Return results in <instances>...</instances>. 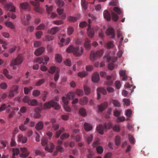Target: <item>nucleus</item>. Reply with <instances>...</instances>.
Here are the masks:
<instances>
[{
  "mask_svg": "<svg viewBox=\"0 0 158 158\" xmlns=\"http://www.w3.org/2000/svg\"><path fill=\"white\" fill-rule=\"evenodd\" d=\"M71 41L70 39L68 38L66 39L62 38L60 40V42L61 43H63L64 45H67L69 44Z\"/></svg>",
  "mask_w": 158,
  "mask_h": 158,
  "instance_id": "c756f323",
  "label": "nucleus"
},
{
  "mask_svg": "<svg viewBox=\"0 0 158 158\" xmlns=\"http://www.w3.org/2000/svg\"><path fill=\"white\" fill-rule=\"evenodd\" d=\"M88 73L85 71L80 72L78 73L77 76L80 77H83L86 76L88 74Z\"/></svg>",
  "mask_w": 158,
  "mask_h": 158,
  "instance_id": "2f4dec72",
  "label": "nucleus"
},
{
  "mask_svg": "<svg viewBox=\"0 0 158 158\" xmlns=\"http://www.w3.org/2000/svg\"><path fill=\"white\" fill-rule=\"evenodd\" d=\"M70 136L69 134L65 133L63 134L60 136V139H64L68 138Z\"/></svg>",
  "mask_w": 158,
  "mask_h": 158,
  "instance_id": "8fccbe9b",
  "label": "nucleus"
},
{
  "mask_svg": "<svg viewBox=\"0 0 158 158\" xmlns=\"http://www.w3.org/2000/svg\"><path fill=\"white\" fill-rule=\"evenodd\" d=\"M0 44H2V46L5 49L7 48V43L6 41L0 39Z\"/></svg>",
  "mask_w": 158,
  "mask_h": 158,
  "instance_id": "e433bc0d",
  "label": "nucleus"
},
{
  "mask_svg": "<svg viewBox=\"0 0 158 158\" xmlns=\"http://www.w3.org/2000/svg\"><path fill=\"white\" fill-rule=\"evenodd\" d=\"M124 102V105L126 106H129L130 105V101L129 99L124 98L123 99Z\"/></svg>",
  "mask_w": 158,
  "mask_h": 158,
  "instance_id": "864d4df0",
  "label": "nucleus"
},
{
  "mask_svg": "<svg viewBox=\"0 0 158 158\" xmlns=\"http://www.w3.org/2000/svg\"><path fill=\"white\" fill-rule=\"evenodd\" d=\"M81 4L82 8L84 9H86L87 8V3L85 0H81Z\"/></svg>",
  "mask_w": 158,
  "mask_h": 158,
  "instance_id": "c03bdc74",
  "label": "nucleus"
},
{
  "mask_svg": "<svg viewBox=\"0 0 158 158\" xmlns=\"http://www.w3.org/2000/svg\"><path fill=\"white\" fill-rule=\"evenodd\" d=\"M19 63L20 57H19V55L16 59L13 60L10 64V66H12L14 65H16L19 64Z\"/></svg>",
  "mask_w": 158,
  "mask_h": 158,
  "instance_id": "aec40b11",
  "label": "nucleus"
},
{
  "mask_svg": "<svg viewBox=\"0 0 158 158\" xmlns=\"http://www.w3.org/2000/svg\"><path fill=\"white\" fill-rule=\"evenodd\" d=\"M79 18V17L77 18L75 17L70 16L68 17V20L70 22H74L76 21Z\"/></svg>",
  "mask_w": 158,
  "mask_h": 158,
  "instance_id": "473e14b6",
  "label": "nucleus"
},
{
  "mask_svg": "<svg viewBox=\"0 0 158 158\" xmlns=\"http://www.w3.org/2000/svg\"><path fill=\"white\" fill-rule=\"evenodd\" d=\"M52 23L57 25H60L63 24L64 23V22L62 20H57L54 21Z\"/></svg>",
  "mask_w": 158,
  "mask_h": 158,
  "instance_id": "bf43d9fd",
  "label": "nucleus"
},
{
  "mask_svg": "<svg viewBox=\"0 0 158 158\" xmlns=\"http://www.w3.org/2000/svg\"><path fill=\"white\" fill-rule=\"evenodd\" d=\"M128 137L129 140L131 143L134 144L135 143V141L133 137L130 134L128 135Z\"/></svg>",
  "mask_w": 158,
  "mask_h": 158,
  "instance_id": "338daca9",
  "label": "nucleus"
},
{
  "mask_svg": "<svg viewBox=\"0 0 158 158\" xmlns=\"http://www.w3.org/2000/svg\"><path fill=\"white\" fill-rule=\"evenodd\" d=\"M13 158H14V156H15V155H18L19 153V149L18 148H13Z\"/></svg>",
  "mask_w": 158,
  "mask_h": 158,
  "instance_id": "3c124183",
  "label": "nucleus"
},
{
  "mask_svg": "<svg viewBox=\"0 0 158 158\" xmlns=\"http://www.w3.org/2000/svg\"><path fill=\"white\" fill-rule=\"evenodd\" d=\"M5 25L11 29H14L15 28V25L13 23L10 21H7L5 22Z\"/></svg>",
  "mask_w": 158,
  "mask_h": 158,
  "instance_id": "c85d7f7f",
  "label": "nucleus"
},
{
  "mask_svg": "<svg viewBox=\"0 0 158 158\" xmlns=\"http://www.w3.org/2000/svg\"><path fill=\"white\" fill-rule=\"evenodd\" d=\"M0 87L2 89H5L7 88V85L6 83L3 82L0 84Z\"/></svg>",
  "mask_w": 158,
  "mask_h": 158,
  "instance_id": "e2e57ef3",
  "label": "nucleus"
},
{
  "mask_svg": "<svg viewBox=\"0 0 158 158\" xmlns=\"http://www.w3.org/2000/svg\"><path fill=\"white\" fill-rule=\"evenodd\" d=\"M59 28L58 27H52L49 29L48 32V33L54 35L59 31Z\"/></svg>",
  "mask_w": 158,
  "mask_h": 158,
  "instance_id": "f3484780",
  "label": "nucleus"
},
{
  "mask_svg": "<svg viewBox=\"0 0 158 158\" xmlns=\"http://www.w3.org/2000/svg\"><path fill=\"white\" fill-rule=\"evenodd\" d=\"M99 74L97 72L94 73L92 75V81L95 83L98 82L99 80Z\"/></svg>",
  "mask_w": 158,
  "mask_h": 158,
  "instance_id": "4468645a",
  "label": "nucleus"
},
{
  "mask_svg": "<svg viewBox=\"0 0 158 158\" xmlns=\"http://www.w3.org/2000/svg\"><path fill=\"white\" fill-rule=\"evenodd\" d=\"M74 31V28L73 27L70 26L67 29V33L69 35H71Z\"/></svg>",
  "mask_w": 158,
  "mask_h": 158,
  "instance_id": "c9c22d12",
  "label": "nucleus"
},
{
  "mask_svg": "<svg viewBox=\"0 0 158 158\" xmlns=\"http://www.w3.org/2000/svg\"><path fill=\"white\" fill-rule=\"evenodd\" d=\"M88 99L86 97H84L80 100V104L82 105H86L88 102Z\"/></svg>",
  "mask_w": 158,
  "mask_h": 158,
  "instance_id": "cd10ccee",
  "label": "nucleus"
},
{
  "mask_svg": "<svg viewBox=\"0 0 158 158\" xmlns=\"http://www.w3.org/2000/svg\"><path fill=\"white\" fill-rule=\"evenodd\" d=\"M111 102L116 106L119 107L120 106L119 102L116 100L112 99L111 100Z\"/></svg>",
  "mask_w": 158,
  "mask_h": 158,
  "instance_id": "37998d69",
  "label": "nucleus"
},
{
  "mask_svg": "<svg viewBox=\"0 0 158 158\" xmlns=\"http://www.w3.org/2000/svg\"><path fill=\"white\" fill-rule=\"evenodd\" d=\"M43 33L42 31H38L35 33V35L37 39H40L43 35Z\"/></svg>",
  "mask_w": 158,
  "mask_h": 158,
  "instance_id": "a18cd8bd",
  "label": "nucleus"
},
{
  "mask_svg": "<svg viewBox=\"0 0 158 158\" xmlns=\"http://www.w3.org/2000/svg\"><path fill=\"white\" fill-rule=\"evenodd\" d=\"M75 93L79 96H81L84 94L83 91L80 89H77Z\"/></svg>",
  "mask_w": 158,
  "mask_h": 158,
  "instance_id": "774afa93",
  "label": "nucleus"
},
{
  "mask_svg": "<svg viewBox=\"0 0 158 158\" xmlns=\"http://www.w3.org/2000/svg\"><path fill=\"white\" fill-rule=\"evenodd\" d=\"M40 94V92L38 90H35L33 91L32 93V95L35 97H37Z\"/></svg>",
  "mask_w": 158,
  "mask_h": 158,
  "instance_id": "ea45409f",
  "label": "nucleus"
},
{
  "mask_svg": "<svg viewBox=\"0 0 158 158\" xmlns=\"http://www.w3.org/2000/svg\"><path fill=\"white\" fill-rule=\"evenodd\" d=\"M76 93L74 92H71L69 93L67 95L66 97L67 99L69 98L70 99H73L75 96Z\"/></svg>",
  "mask_w": 158,
  "mask_h": 158,
  "instance_id": "a878e982",
  "label": "nucleus"
},
{
  "mask_svg": "<svg viewBox=\"0 0 158 158\" xmlns=\"http://www.w3.org/2000/svg\"><path fill=\"white\" fill-rule=\"evenodd\" d=\"M57 12L60 15V18L63 19H64L66 17V15L64 12V10L62 9H57Z\"/></svg>",
  "mask_w": 158,
  "mask_h": 158,
  "instance_id": "9b49d317",
  "label": "nucleus"
},
{
  "mask_svg": "<svg viewBox=\"0 0 158 158\" xmlns=\"http://www.w3.org/2000/svg\"><path fill=\"white\" fill-rule=\"evenodd\" d=\"M45 26L43 23H42L38 26L36 28L37 30H43L45 29Z\"/></svg>",
  "mask_w": 158,
  "mask_h": 158,
  "instance_id": "13d9d810",
  "label": "nucleus"
},
{
  "mask_svg": "<svg viewBox=\"0 0 158 158\" xmlns=\"http://www.w3.org/2000/svg\"><path fill=\"white\" fill-rule=\"evenodd\" d=\"M55 60L58 63H61L62 61L61 55L58 53L56 54L55 56Z\"/></svg>",
  "mask_w": 158,
  "mask_h": 158,
  "instance_id": "393cba45",
  "label": "nucleus"
},
{
  "mask_svg": "<svg viewBox=\"0 0 158 158\" xmlns=\"http://www.w3.org/2000/svg\"><path fill=\"white\" fill-rule=\"evenodd\" d=\"M64 130V129L63 128L57 131L56 132V138H58L61 134L62 132Z\"/></svg>",
  "mask_w": 158,
  "mask_h": 158,
  "instance_id": "49530a36",
  "label": "nucleus"
},
{
  "mask_svg": "<svg viewBox=\"0 0 158 158\" xmlns=\"http://www.w3.org/2000/svg\"><path fill=\"white\" fill-rule=\"evenodd\" d=\"M21 152H22V153H20V157L26 158L29 155V153L25 148H20Z\"/></svg>",
  "mask_w": 158,
  "mask_h": 158,
  "instance_id": "ddd939ff",
  "label": "nucleus"
},
{
  "mask_svg": "<svg viewBox=\"0 0 158 158\" xmlns=\"http://www.w3.org/2000/svg\"><path fill=\"white\" fill-rule=\"evenodd\" d=\"M4 8L7 10L11 12H15V9L11 3H6L4 6Z\"/></svg>",
  "mask_w": 158,
  "mask_h": 158,
  "instance_id": "423d86ee",
  "label": "nucleus"
},
{
  "mask_svg": "<svg viewBox=\"0 0 158 158\" xmlns=\"http://www.w3.org/2000/svg\"><path fill=\"white\" fill-rule=\"evenodd\" d=\"M104 53L103 49H101L97 51H92L90 53V60L92 61H94L98 57H100L102 56Z\"/></svg>",
  "mask_w": 158,
  "mask_h": 158,
  "instance_id": "f03ea898",
  "label": "nucleus"
},
{
  "mask_svg": "<svg viewBox=\"0 0 158 158\" xmlns=\"http://www.w3.org/2000/svg\"><path fill=\"white\" fill-rule=\"evenodd\" d=\"M43 64H48V62L49 61V57L45 56H43Z\"/></svg>",
  "mask_w": 158,
  "mask_h": 158,
  "instance_id": "79ce46f5",
  "label": "nucleus"
},
{
  "mask_svg": "<svg viewBox=\"0 0 158 158\" xmlns=\"http://www.w3.org/2000/svg\"><path fill=\"white\" fill-rule=\"evenodd\" d=\"M35 1L36 2L35 3L33 1H30L31 3L34 6V11L39 13H42L43 11V10L40 6V3L38 2V0H35Z\"/></svg>",
  "mask_w": 158,
  "mask_h": 158,
  "instance_id": "20e7f679",
  "label": "nucleus"
},
{
  "mask_svg": "<svg viewBox=\"0 0 158 158\" xmlns=\"http://www.w3.org/2000/svg\"><path fill=\"white\" fill-rule=\"evenodd\" d=\"M56 2L57 5L59 7H61L64 5V2L62 0H56Z\"/></svg>",
  "mask_w": 158,
  "mask_h": 158,
  "instance_id": "a19ab883",
  "label": "nucleus"
},
{
  "mask_svg": "<svg viewBox=\"0 0 158 158\" xmlns=\"http://www.w3.org/2000/svg\"><path fill=\"white\" fill-rule=\"evenodd\" d=\"M38 104L37 101L35 99H33L30 100L28 102V105L30 106H34L37 105Z\"/></svg>",
  "mask_w": 158,
  "mask_h": 158,
  "instance_id": "7c9ffc66",
  "label": "nucleus"
},
{
  "mask_svg": "<svg viewBox=\"0 0 158 158\" xmlns=\"http://www.w3.org/2000/svg\"><path fill=\"white\" fill-rule=\"evenodd\" d=\"M83 52V49L82 47L77 46L74 51V55L76 56H81Z\"/></svg>",
  "mask_w": 158,
  "mask_h": 158,
  "instance_id": "39448f33",
  "label": "nucleus"
},
{
  "mask_svg": "<svg viewBox=\"0 0 158 158\" xmlns=\"http://www.w3.org/2000/svg\"><path fill=\"white\" fill-rule=\"evenodd\" d=\"M55 147V145L52 143H50L45 148V150L49 152H52Z\"/></svg>",
  "mask_w": 158,
  "mask_h": 158,
  "instance_id": "2eb2a0df",
  "label": "nucleus"
},
{
  "mask_svg": "<svg viewBox=\"0 0 158 158\" xmlns=\"http://www.w3.org/2000/svg\"><path fill=\"white\" fill-rule=\"evenodd\" d=\"M79 114L83 116H85L87 115V113L85 110L84 108L80 109L79 110Z\"/></svg>",
  "mask_w": 158,
  "mask_h": 158,
  "instance_id": "72a5a7b5",
  "label": "nucleus"
},
{
  "mask_svg": "<svg viewBox=\"0 0 158 158\" xmlns=\"http://www.w3.org/2000/svg\"><path fill=\"white\" fill-rule=\"evenodd\" d=\"M4 8L7 10L11 12H15V9L11 3H6L4 6Z\"/></svg>",
  "mask_w": 158,
  "mask_h": 158,
  "instance_id": "0eeeda50",
  "label": "nucleus"
},
{
  "mask_svg": "<svg viewBox=\"0 0 158 158\" xmlns=\"http://www.w3.org/2000/svg\"><path fill=\"white\" fill-rule=\"evenodd\" d=\"M103 126L104 128H105L106 129V131L107 130L111 128L112 126V125L110 123H106L103 125Z\"/></svg>",
  "mask_w": 158,
  "mask_h": 158,
  "instance_id": "58836bf2",
  "label": "nucleus"
},
{
  "mask_svg": "<svg viewBox=\"0 0 158 158\" xmlns=\"http://www.w3.org/2000/svg\"><path fill=\"white\" fill-rule=\"evenodd\" d=\"M27 141V138L25 136H21L20 135V142L23 143H24L26 142Z\"/></svg>",
  "mask_w": 158,
  "mask_h": 158,
  "instance_id": "4d7b16f0",
  "label": "nucleus"
},
{
  "mask_svg": "<svg viewBox=\"0 0 158 158\" xmlns=\"http://www.w3.org/2000/svg\"><path fill=\"white\" fill-rule=\"evenodd\" d=\"M112 19L114 21H117L118 19V16L113 11H111Z\"/></svg>",
  "mask_w": 158,
  "mask_h": 158,
  "instance_id": "f704fd0d",
  "label": "nucleus"
},
{
  "mask_svg": "<svg viewBox=\"0 0 158 158\" xmlns=\"http://www.w3.org/2000/svg\"><path fill=\"white\" fill-rule=\"evenodd\" d=\"M89 27L87 30V34L89 36L90 38H92L94 35V31L93 29L91 27L90 25H88Z\"/></svg>",
  "mask_w": 158,
  "mask_h": 158,
  "instance_id": "dca6fc26",
  "label": "nucleus"
},
{
  "mask_svg": "<svg viewBox=\"0 0 158 158\" xmlns=\"http://www.w3.org/2000/svg\"><path fill=\"white\" fill-rule=\"evenodd\" d=\"M75 48L76 47H74L73 45H70L66 50V52L68 53L73 52L74 54Z\"/></svg>",
  "mask_w": 158,
  "mask_h": 158,
  "instance_id": "4be33fe9",
  "label": "nucleus"
},
{
  "mask_svg": "<svg viewBox=\"0 0 158 158\" xmlns=\"http://www.w3.org/2000/svg\"><path fill=\"white\" fill-rule=\"evenodd\" d=\"M115 143L116 145H118L120 143V137L118 136H117L115 138Z\"/></svg>",
  "mask_w": 158,
  "mask_h": 158,
  "instance_id": "69168bd1",
  "label": "nucleus"
},
{
  "mask_svg": "<svg viewBox=\"0 0 158 158\" xmlns=\"http://www.w3.org/2000/svg\"><path fill=\"white\" fill-rule=\"evenodd\" d=\"M19 88V86L15 85L13 86L11 88V89L14 92V93H18V90Z\"/></svg>",
  "mask_w": 158,
  "mask_h": 158,
  "instance_id": "6e6d98bb",
  "label": "nucleus"
},
{
  "mask_svg": "<svg viewBox=\"0 0 158 158\" xmlns=\"http://www.w3.org/2000/svg\"><path fill=\"white\" fill-rule=\"evenodd\" d=\"M84 89L85 93L87 95H88L89 94L90 92V89L87 86H84Z\"/></svg>",
  "mask_w": 158,
  "mask_h": 158,
  "instance_id": "603ef678",
  "label": "nucleus"
},
{
  "mask_svg": "<svg viewBox=\"0 0 158 158\" xmlns=\"http://www.w3.org/2000/svg\"><path fill=\"white\" fill-rule=\"evenodd\" d=\"M52 107H54L55 109L56 110H59L61 108L59 104L53 100H51L46 102L44 104L43 106V108L44 109L49 108Z\"/></svg>",
  "mask_w": 158,
  "mask_h": 158,
  "instance_id": "f257e3e1",
  "label": "nucleus"
},
{
  "mask_svg": "<svg viewBox=\"0 0 158 158\" xmlns=\"http://www.w3.org/2000/svg\"><path fill=\"white\" fill-rule=\"evenodd\" d=\"M61 103L63 104L64 108L66 112H70L71 110V107L69 106V101L67 98L64 96L62 98Z\"/></svg>",
  "mask_w": 158,
  "mask_h": 158,
  "instance_id": "7ed1b4c3",
  "label": "nucleus"
},
{
  "mask_svg": "<svg viewBox=\"0 0 158 158\" xmlns=\"http://www.w3.org/2000/svg\"><path fill=\"white\" fill-rule=\"evenodd\" d=\"M46 10L48 14H50L52 10V6H48V5H46Z\"/></svg>",
  "mask_w": 158,
  "mask_h": 158,
  "instance_id": "680f3d73",
  "label": "nucleus"
},
{
  "mask_svg": "<svg viewBox=\"0 0 158 158\" xmlns=\"http://www.w3.org/2000/svg\"><path fill=\"white\" fill-rule=\"evenodd\" d=\"M106 34L108 35H111V38H113L115 35L114 29L110 26H109L106 32Z\"/></svg>",
  "mask_w": 158,
  "mask_h": 158,
  "instance_id": "1a4fd4ad",
  "label": "nucleus"
},
{
  "mask_svg": "<svg viewBox=\"0 0 158 158\" xmlns=\"http://www.w3.org/2000/svg\"><path fill=\"white\" fill-rule=\"evenodd\" d=\"M106 90L102 88H99L97 89V99H99L100 98V93L105 95L106 94Z\"/></svg>",
  "mask_w": 158,
  "mask_h": 158,
  "instance_id": "6e6552de",
  "label": "nucleus"
},
{
  "mask_svg": "<svg viewBox=\"0 0 158 158\" xmlns=\"http://www.w3.org/2000/svg\"><path fill=\"white\" fill-rule=\"evenodd\" d=\"M45 49L44 47H41L36 49L35 52V54L37 56L41 55L45 51Z\"/></svg>",
  "mask_w": 158,
  "mask_h": 158,
  "instance_id": "f8f14e48",
  "label": "nucleus"
},
{
  "mask_svg": "<svg viewBox=\"0 0 158 158\" xmlns=\"http://www.w3.org/2000/svg\"><path fill=\"white\" fill-rule=\"evenodd\" d=\"M84 127L85 130L87 131H91L93 128V127L92 125L87 123H84Z\"/></svg>",
  "mask_w": 158,
  "mask_h": 158,
  "instance_id": "412c9836",
  "label": "nucleus"
},
{
  "mask_svg": "<svg viewBox=\"0 0 158 158\" xmlns=\"http://www.w3.org/2000/svg\"><path fill=\"white\" fill-rule=\"evenodd\" d=\"M96 150L97 152L99 154H101L103 151V149L102 147L98 146L96 148Z\"/></svg>",
  "mask_w": 158,
  "mask_h": 158,
  "instance_id": "09e8293b",
  "label": "nucleus"
},
{
  "mask_svg": "<svg viewBox=\"0 0 158 158\" xmlns=\"http://www.w3.org/2000/svg\"><path fill=\"white\" fill-rule=\"evenodd\" d=\"M48 142L47 139L46 138L44 137L41 140V144L43 146H45Z\"/></svg>",
  "mask_w": 158,
  "mask_h": 158,
  "instance_id": "0e129e2a",
  "label": "nucleus"
},
{
  "mask_svg": "<svg viewBox=\"0 0 158 158\" xmlns=\"http://www.w3.org/2000/svg\"><path fill=\"white\" fill-rule=\"evenodd\" d=\"M54 37L52 35H46L43 39L44 41H51L54 39Z\"/></svg>",
  "mask_w": 158,
  "mask_h": 158,
  "instance_id": "bb28decb",
  "label": "nucleus"
},
{
  "mask_svg": "<svg viewBox=\"0 0 158 158\" xmlns=\"http://www.w3.org/2000/svg\"><path fill=\"white\" fill-rule=\"evenodd\" d=\"M113 11L118 15L120 14L122 11L120 9L117 7H115L113 8Z\"/></svg>",
  "mask_w": 158,
  "mask_h": 158,
  "instance_id": "de8ad7c7",
  "label": "nucleus"
},
{
  "mask_svg": "<svg viewBox=\"0 0 158 158\" xmlns=\"http://www.w3.org/2000/svg\"><path fill=\"white\" fill-rule=\"evenodd\" d=\"M96 130L101 135H102L104 131H106V129L104 128L103 125H99L97 127Z\"/></svg>",
  "mask_w": 158,
  "mask_h": 158,
  "instance_id": "9d476101",
  "label": "nucleus"
},
{
  "mask_svg": "<svg viewBox=\"0 0 158 158\" xmlns=\"http://www.w3.org/2000/svg\"><path fill=\"white\" fill-rule=\"evenodd\" d=\"M29 6V4L27 2L23 3L20 4V6L23 9H26Z\"/></svg>",
  "mask_w": 158,
  "mask_h": 158,
  "instance_id": "5fc2aeb1",
  "label": "nucleus"
},
{
  "mask_svg": "<svg viewBox=\"0 0 158 158\" xmlns=\"http://www.w3.org/2000/svg\"><path fill=\"white\" fill-rule=\"evenodd\" d=\"M49 73L53 74L55 72L56 73H59L60 72V69L57 67L55 66H52L48 70Z\"/></svg>",
  "mask_w": 158,
  "mask_h": 158,
  "instance_id": "a211bd4d",
  "label": "nucleus"
},
{
  "mask_svg": "<svg viewBox=\"0 0 158 158\" xmlns=\"http://www.w3.org/2000/svg\"><path fill=\"white\" fill-rule=\"evenodd\" d=\"M103 16L104 18L107 20H110L111 17L109 12L107 10H105L103 12Z\"/></svg>",
  "mask_w": 158,
  "mask_h": 158,
  "instance_id": "5701e85b",
  "label": "nucleus"
},
{
  "mask_svg": "<svg viewBox=\"0 0 158 158\" xmlns=\"http://www.w3.org/2000/svg\"><path fill=\"white\" fill-rule=\"evenodd\" d=\"M91 41L88 38H86L85 40V42L84 43V45L85 48L89 50L91 48V44L90 42Z\"/></svg>",
  "mask_w": 158,
  "mask_h": 158,
  "instance_id": "6ab92c4d",
  "label": "nucleus"
},
{
  "mask_svg": "<svg viewBox=\"0 0 158 158\" xmlns=\"http://www.w3.org/2000/svg\"><path fill=\"white\" fill-rule=\"evenodd\" d=\"M44 126L43 123L42 121H40L36 124L35 128L37 130H40L43 129Z\"/></svg>",
  "mask_w": 158,
  "mask_h": 158,
  "instance_id": "b1692460",
  "label": "nucleus"
},
{
  "mask_svg": "<svg viewBox=\"0 0 158 158\" xmlns=\"http://www.w3.org/2000/svg\"><path fill=\"white\" fill-rule=\"evenodd\" d=\"M43 58L40 57L35 59L33 60V62L34 63H38L39 64H40L42 63H43Z\"/></svg>",
  "mask_w": 158,
  "mask_h": 158,
  "instance_id": "4c0bfd02",
  "label": "nucleus"
},
{
  "mask_svg": "<svg viewBox=\"0 0 158 158\" xmlns=\"http://www.w3.org/2000/svg\"><path fill=\"white\" fill-rule=\"evenodd\" d=\"M45 81V80L44 79L40 80L38 82L36 83V86H40L42 84L44 83Z\"/></svg>",
  "mask_w": 158,
  "mask_h": 158,
  "instance_id": "052dcab7",
  "label": "nucleus"
}]
</instances>
